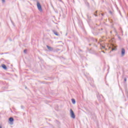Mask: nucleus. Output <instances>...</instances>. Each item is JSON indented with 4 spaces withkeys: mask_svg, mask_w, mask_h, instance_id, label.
Masks as SVG:
<instances>
[{
    "mask_svg": "<svg viewBox=\"0 0 128 128\" xmlns=\"http://www.w3.org/2000/svg\"><path fill=\"white\" fill-rule=\"evenodd\" d=\"M70 114L72 118H76V115H74V112L72 109L70 110Z\"/></svg>",
    "mask_w": 128,
    "mask_h": 128,
    "instance_id": "obj_1",
    "label": "nucleus"
},
{
    "mask_svg": "<svg viewBox=\"0 0 128 128\" xmlns=\"http://www.w3.org/2000/svg\"><path fill=\"white\" fill-rule=\"evenodd\" d=\"M37 8L38 10H40V12H42V6L40 5V2H37Z\"/></svg>",
    "mask_w": 128,
    "mask_h": 128,
    "instance_id": "obj_2",
    "label": "nucleus"
},
{
    "mask_svg": "<svg viewBox=\"0 0 128 128\" xmlns=\"http://www.w3.org/2000/svg\"><path fill=\"white\" fill-rule=\"evenodd\" d=\"M125 54H126V50H124V48H122V51H121V56H124Z\"/></svg>",
    "mask_w": 128,
    "mask_h": 128,
    "instance_id": "obj_3",
    "label": "nucleus"
},
{
    "mask_svg": "<svg viewBox=\"0 0 128 128\" xmlns=\"http://www.w3.org/2000/svg\"><path fill=\"white\" fill-rule=\"evenodd\" d=\"M46 48H48V50H50V52H52L54 50V48H52L51 46H46Z\"/></svg>",
    "mask_w": 128,
    "mask_h": 128,
    "instance_id": "obj_4",
    "label": "nucleus"
},
{
    "mask_svg": "<svg viewBox=\"0 0 128 128\" xmlns=\"http://www.w3.org/2000/svg\"><path fill=\"white\" fill-rule=\"evenodd\" d=\"M2 68H4V70H6V68H7L6 66L4 64H2Z\"/></svg>",
    "mask_w": 128,
    "mask_h": 128,
    "instance_id": "obj_5",
    "label": "nucleus"
},
{
    "mask_svg": "<svg viewBox=\"0 0 128 128\" xmlns=\"http://www.w3.org/2000/svg\"><path fill=\"white\" fill-rule=\"evenodd\" d=\"M9 120L10 122H14V118H12V117L10 118Z\"/></svg>",
    "mask_w": 128,
    "mask_h": 128,
    "instance_id": "obj_6",
    "label": "nucleus"
},
{
    "mask_svg": "<svg viewBox=\"0 0 128 128\" xmlns=\"http://www.w3.org/2000/svg\"><path fill=\"white\" fill-rule=\"evenodd\" d=\"M72 103L73 104H76V100H74V98H72Z\"/></svg>",
    "mask_w": 128,
    "mask_h": 128,
    "instance_id": "obj_7",
    "label": "nucleus"
},
{
    "mask_svg": "<svg viewBox=\"0 0 128 128\" xmlns=\"http://www.w3.org/2000/svg\"><path fill=\"white\" fill-rule=\"evenodd\" d=\"M53 32H54V34H55L56 36H58V32H56L54 30V31H53Z\"/></svg>",
    "mask_w": 128,
    "mask_h": 128,
    "instance_id": "obj_8",
    "label": "nucleus"
},
{
    "mask_svg": "<svg viewBox=\"0 0 128 128\" xmlns=\"http://www.w3.org/2000/svg\"><path fill=\"white\" fill-rule=\"evenodd\" d=\"M124 82H126V78H124Z\"/></svg>",
    "mask_w": 128,
    "mask_h": 128,
    "instance_id": "obj_9",
    "label": "nucleus"
},
{
    "mask_svg": "<svg viewBox=\"0 0 128 128\" xmlns=\"http://www.w3.org/2000/svg\"><path fill=\"white\" fill-rule=\"evenodd\" d=\"M24 54H26V50H24Z\"/></svg>",
    "mask_w": 128,
    "mask_h": 128,
    "instance_id": "obj_10",
    "label": "nucleus"
},
{
    "mask_svg": "<svg viewBox=\"0 0 128 128\" xmlns=\"http://www.w3.org/2000/svg\"><path fill=\"white\" fill-rule=\"evenodd\" d=\"M21 108L22 109L24 108V106H21Z\"/></svg>",
    "mask_w": 128,
    "mask_h": 128,
    "instance_id": "obj_11",
    "label": "nucleus"
},
{
    "mask_svg": "<svg viewBox=\"0 0 128 128\" xmlns=\"http://www.w3.org/2000/svg\"><path fill=\"white\" fill-rule=\"evenodd\" d=\"M101 15L102 16H104V14L102 13V14H101Z\"/></svg>",
    "mask_w": 128,
    "mask_h": 128,
    "instance_id": "obj_12",
    "label": "nucleus"
},
{
    "mask_svg": "<svg viewBox=\"0 0 128 128\" xmlns=\"http://www.w3.org/2000/svg\"><path fill=\"white\" fill-rule=\"evenodd\" d=\"M2 2H6V0H2Z\"/></svg>",
    "mask_w": 128,
    "mask_h": 128,
    "instance_id": "obj_13",
    "label": "nucleus"
},
{
    "mask_svg": "<svg viewBox=\"0 0 128 128\" xmlns=\"http://www.w3.org/2000/svg\"><path fill=\"white\" fill-rule=\"evenodd\" d=\"M87 17H88V18H89V19L90 18H91L90 16V17L88 16Z\"/></svg>",
    "mask_w": 128,
    "mask_h": 128,
    "instance_id": "obj_14",
    "label": "nucleus"
},
{
    "mask_svg": "<svg viewBox=\"0 0 128 128\" xmlns=\"http://www.w3.org/2000/svg\"><path fill=\"white\" fill-rule=\"evenodd\" d=\"M94 16H98V15H96V14H94Z\"/></svg>",
    "mask_w": 128,
    "mask_h": 128,
    "instance_id": "obj_15",
    "label": "nucleus"
},
{
    "mask_svg": "<svg viewBox=\"0 0 128 128\" xmlns=\"http://www.w3.org/2000/svg\"><path fill=\"white\" fill-rule=\"evenodd\" d=\"M110 14H112V11L110 12Z\"/></svg>",
    "mask_w": 128,
    "mask_h": 128,
    "instance_id": "obj_16",
    "label": "nucleus"
},
{
    "mask_svg": "<svg viewBox=\"0 0 128 128\" xmlns=\"http://www.w3.org/2000/svg\"><path fill=\"white\" fill-rule=\"evenodd\" d=\"M96 12H98V11H96V12H95V14H96Z\"/></svg>",
    "mask_w": 128,
    "mask_h": 128,
    "instance_id": "obj_17",
    "label": "nucleus"
},
{
    "mask_svg": "<svg viewBox=\"0 0 128 128\" xmlns=\"http://www.w3.org/2000/svg\"><path fill=\"white\" fill-rule=\"evenodd\" d=\"M89 46H92V44H89Z\"/></svg>",
    "mask_w": 128,
    "mask_h": 128,
    "instance_id": "obj_18",
    "label": "nucleus"
},
{
    "mask_svg": "<svg viewBox=\"0 0 128 128\" xmlns=\"http://www.w3.org/2000/svg\"><path fill=\"white\" fill-rule=\"evenodd\" d=\"M0 54H4V53H2Z\"/></svg>",
    "mask_w": 128,
    "mask_h": 128,
    "instance_id": "obj_19",
    "label": "nucleus"
},
{
    "mask_svg": "<svg viewBox=\"0 0 128 128\" xmlns=\"http://www.w3.org/2000/svg\"><path fill=\"white\" fill-rule=\"evenodd\" d=\"M0 128H2V126H0Z\"/></svg>",
    "mask_w": 128,
    "mask_h": 128,
    "instance_id": "obj_20",
    "label": "nucleus"
},
{
    "mask_svg": "<svg viewBox=\"0 0 128 128\" xmlns=\"http://www.w3.org/2000/svg\"><path fill=\"white\" fill-rule=\"evenodd\" d=\"M10 42H12V40H10Z\"/></svg>",
    "mask_w": 128,
    "mask_h": 128,
    "instance_id": "obj_21",
    "label": "nucleus"
},
{
    "mask_svg": "<svg viewBox=\"0 0 128 128\" xmlns=\"http://www.w3.org/2000/svg\"><path fill=\"white\" fill-rule=\"evenodd\" d=\"M102 48H104V46H102Z\"/></svg>",
    "mask_w": 128,
    "mask_h": 128,
    "instance_id": "obj_22",
    "label": "nucleus"
}]
</instances>
